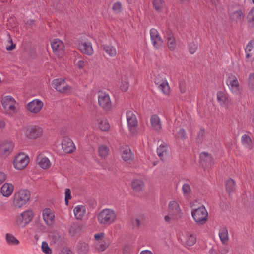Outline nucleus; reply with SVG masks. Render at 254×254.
Wrapping results in <instances>:
<instances>
[{
	"label": "nucleus",
	"mask_w": 254,
	"mask_h": 254,
	"mask_svg": "<svg viewBox=\"0 0 254 254\" xmlns=\"http://www.w3.org/2000/svg\"><path fill=\"white\" fill-rule=\"evenodd\" d=\"M117 219V214L112 209L106 208L101 210L97 215V219L100 224L109 226L114 223Z\"/></svg>",
	"instance_id": "1"
},
{
	"label": "nucleus",
	"mask_w": 254,
	"mask_h": 254,
	"mask_svg": "<svg viewBox=\"0 0 254 254\" xmlns=\"http://www.w3.org/2000/svg\"><path fill=\"white\" fill-rule=\"evenodd\" d=\"M30 193L26 190H21L16 192L13 198L12 206L15 208H21L30 200Z\"/></svg>",
	"instance_id": "2"
},
{
	"label": "nucleus",
	"mask_w": 254,
	"mask_h": 254,
	"mask_svg": "<svg viewBox=\"0 0 254 254\" xmlns=\"http://www.w3.org/2000/svg\"><path fill=\"white\" fill-rule=\"evenodd\" d=\"M33 217L32 211L27 210L23 211L15 217L13 224L16 227L23 228L32 221Z\"/></svg>",
	"instance_id": "3"
},
{
	"label": "nucleus",
	"mask_w": 254,
	"mask_h": 254,
	"mask_svg": "<svg viewBox=\"0 0 254 254\" xmlns=\"http://www.w3.org/2000/svg\"><path fill=\"white\" fill-rule=\"evenodd\" d=\"M154 83L158 89L164 95H168L170 93V87L165 80L164 74L162 72L153 71Z\"/></svg>",
	"instance_id": "4"
},
{
	"label": "nucleus",
	"mask_w": 254,
	"mask_h": 254,
	"mask_svg": "<svg viewBox=\"0 0 254 254\" xmlns=\"http://www.w3.org/2000/svg\"><path fill=\"white\" fill-rule=\"evenodd\" d=\"M1 102L6 114L12 115L16 112L17 103L12 96L9 95L3 96L1 98Z\"/></svg>",
	"instance_id": "5"
},
{
	"label": "nucleus",
	"mask_w": 254,
	"mask_h": 254,
	"mask_svg": "<svg viewBox=\"0 0 254 254\" xmlns=\"http://www.w3.org/2000/svg\"><path fill=\"white\" fill-rule=\"evenodd\" d=\"M29 161L28 155L24 152H19L14 157L12 165L15 169L22 170L27 166Z\"/></svg>",
	"instance_id": "6"
},
{
	"label": "nucleus",
	"mask_w": 254,
	"mask_h": 254,
	"mask_svg": "<svg viewBox=\"0 0 254 254\" xmlns=\"http://www.w3.org/2000/svg\"><path fill=\"white\" fill-rule=\"evenodd\" d=\"M226 83L229 90L233 95L241 96L242 90L235 75H229L226 80Z\"/></svg>",
	"instance_id": "7"
},
{
	"label": "nucleus",
	"mask_w": 254,
	"mask_h": 254,
	"mask_svg": "<svg viewBox=\"0 0 254 254\" xmlns=\"http://www.w3.org/2000/svg\"><path fill=\"white\" fill-rule=\"evenodd\" d=\"M191 215L194 221L198 224H203L207 221L208 213L203 206L193 209Z\"/></svg>",
	"instance_id": "8"
},
{
	"label": "nucleus",
	"mask_w": 254,
	"mask_h": 254,
	"mask_svg": "<svg viewBox=\"0 0 254 254\" xmlns=\"http://www.w3.org/2000/svg\"><path fill=\"white\" fill-rule=\"evenodd\" d=\"M25 136L30 139H36L41 137L43 133V129L38 126H32L24 129Z\"/></svg>",
	"instance_id": "9"
},
{
	"label": "nucleus",
	"mask_w": 254,
	"mask_h": 254,
	"mask_svg": "<svg viewBox=\"0 0 254 254\" xmlns=\"http://www.w3.org/2000/svg\"><path fill=\"white\" fill-rule=\"evenodd\" d=\"M127 126L130 133L136 134L138 132V121L134 112L132 111H128L126 113Z\"/></svg>",
	"instance_id": "10"
},
{
	"label": "nucleus",
	"mask_w": 254,
	"mask_h": 254,
	"mask_svg": "<svg viewBox=\"0 0 254 254\" xmlns=\"http://www.w3.org/2000/svg\"><path fill=\"white\" fill-rule=\"evenodd\" d=\"M43 106L44 103L41 100L35 99L27 104L26 109L32 114H37L40 113Z\"/></svg>",
	"instance_id": "11"
},
{
	"label": "nucleus",
	"mask_w": 254,
	"mask_h": 254,
	"mask_svg": "<svg viewBox=\"0 0 254 254\" xmlns=\"http://www.w3.org/2000/svg\"><path fill=\"white\" fill-rule=\"evenodd\" d=\"M52 86L58 92L64 93L70 91V87L65 80L62 78H57L52 82Z\"/></svg>",
	"instance_id": "12"
},
{
	"label": "nucleus",
	"mask_w": 254,
	"mask_h": 254,
	"mask_svg": "<svg viewBox=\"0 0 254 254\" xmlns=\"http://www.w3.org/2000/svg\"><path fill=\"white\" fill-rule=\"evenodd\" d=\"M168 212L175 216L177 218H180L182 215V211L178 202L175 200H170L167 207Z\"/></svg>",
	"instance_id": "13"
},
{
	"label": "nucleus",
	"mask_w": 254,
	"mask_h": 254,
	"mask_svg": "<svg viewBox=\"0 0 254 254\" xmlns=\"http://www.w3.org/2000/svg\"><path fill=\"white\" fill-rule=\"evenodd\" d=\"M179 239L182 243L186 246H191L194 245L196 242V238L191 232L185 231L179 236Z\"/></svg>",
	"instance_id": "14"
},
{
	"label": "nucleus",
	"mask_w": 254,
	"mask_h": 254,
	"mask_svg": "<svg viewBox=\"0 0 254 254\" xmlns=\"http://www.w3.org/2000/svg\"><path fill=\"white\" fill-rule=\"evenodd\" d=\"M14 144L11 141H5L0 144V156L6 158L13 151Z\"/></svg>",
	"instance_id": "15"
},
{
	"label": "nucleus",
	"mask_w": 254,
	"mask_h": 254,
	"mask_svg": "<svg viewBox=\"0 0 254 254\" xmlns=\"http://www.w3.org/2000/svg\"><path fill=\"white\" fill-rule=\"evenodd\" d=\"M150 35L151 42L154 47L159 48L163 46V40L156 29L152 28L150 31Z\"/></svg>",
	"instance_id": "16"
},
{
	"label": "nucleus",
	"mask_w": 254,
	"mask_h": 254,
	"mask_svg": "<svg viewBox=\"0 0 254 254\" xmlns=\"http://www.w3.org/2000/svg\"><path fill=\"white\" fill-rule=\"evenodd\" d=\"M98 103L100 106L105 110H109L112 106L109 95L105 93L101 92L98 96Z\"/></svg>",
	"instance_id": "17"
},
{
	"label": "nucleus",
	"mask_w": 254,
	"mask_h": 254,
	"mask_svg": "<svg viewBox=\"0 0 254 254\" xmlns=\"http://www.w3.org/2000/svg\"><path fill=\"white\" fill-rule=\"evenodd\" d=\"M51 45L52 50L56 55L60 56L64 53V45L60 39H53L51 42Z\"/></svg>",
	"instance_id": "18"
},
{
	"label": "nucleus",
	"mask_w": 254,
	"mask_h": 254,
	"mask_svg": "<svg viewBox=\"0 0 254 254\" xmlns=\"http://www.w3.org/2000/svg\"><path fill=\"white\" fill-rule=\"evenodd\" d=\"M43 219L47 226H52L55 221V214L50 208H45L42 211Z\"/></svg>",
	"instance_id": "19"
},
{
	"label": "nucleus",
	"mask_w": 254,
	"mask_h": 254,
	"mask_svg": "<svg viewBox=\"0 0 254 254\" xmlns=\"http://www.w3.org/2000/svg\"><path fill=\"white\" fill-rule=\"evenodd\" d=\"M151 127L152 130L156 132H160L162 130V122L160 118L157 115H152L150 118Z\"/></svg>",
	"instance_id": "20"
},
{
	"label": "nucleus",
	"mask_w": 254,
	"mask_h": 254,
	"mask_svg": "<svg viewBox=\"0 0 254 254\" xmlns=\"http://www.w3.org/2000/svg\"><path fill=\"white\" fill-rule=\"evenodd\" d=\"M62 149L65 153H70L74 151L75 145L71 139L64 137L62 142Z\"/></svg>",
	"instance_id": "21"
},
{
	"label": "nucleus",
	"mask_w": 254,
	"mask_h": 254,
	"mask_svg": "<svg viewBox=\"0 0 254 254\" xmlns=\"http://www.w3.org/2000/svg\"><path fill=\"white\" fill-rule=\"evenodd\" d=\"M79 50L89 55H91L93 53V49L90 42L86 41H81L78 44Z\"/></svg>",
	"instance_id": "22"
},
{
	"label": "nucleus",
	"mask_w": 254,
	"mask_h": 254,
	"mask_svg": "<svg viewBox=\"0 0 254 254\" xmlns=\"http://www.w3.org/2000/svg\"><path fill=\"white\" fill-rule=\"evenodd\" d=\"M86 210L83 205H76L73 208V213L77 220H82L85 216Z\"/></svg>",
	"instance_id": "23"
},
{
	"label": "nucleus",
	"mask_w": 254,
	"mask_h": 254,
	"mask_svg": "<svg viewBox=\"0 0 254 254\" xmlns=\"http://www.w3.org/2000/svg\"><path fill=\"white\" fill-rule=\"evenodd\" d=\"M14 187L11 183H5L2 185L0 189V193L4 196L8 197L13 192Z\"/></svg>",
	"instance_id": "24"
},
{
	"label": "nucleus",
	"mask_w": 254,
	"mask_h": 254,
	"mask_svg": "<svg viewBox=\"0 0 254 254\" xmlns=\"http://www.w3.org/2000/svg\"><path fill=\"white\" fill-rule=\"evenodd\" d=\"M246 56L248 61L254 60V41H250L245 48Z\"/></svg>",
	"instance_id": "25"
},
{
	"label": "nucleus",
	"mask_w": 254,
	"mask_h": 254,
	"mask_svg": "<svg viewBox=\"0 0 254 254\" xmlns=\"http://www.w3.org/2000/svg\"><path fill=\"white\" fill-rule=\"evenodd\" d=\"M37 163V164L43 169H47L49 168L51 165L50 160L42 154L38 156Z\"/></svg>",
	"instance_id": "26"
},
{
	"label": "nucleus",
	"mask_w": 254,
	"mask_h": 254,
	"mask_svg": "<svg viewBox=\"0 0 254 254\" xmlns=\"http://www.w3.org/2000/svg\"><path fill=\"white\" fill-rule=\"evenodd\" d=\"M164 37L166 39L168 48L170 50H174L176 48V43L172 33L169 30H167L164 35Z\"/></svg>",
	"instance_id": "27"
},
{
	"label": "nucleus",
	"mask_w": 254,
	"mask_h": 254,
	"mask_svg": "<svg viewBox=\"0 0 254 254\" xmlns=\"http://www.w3.org/2000/svg\"><path fill=\"white\" fill-rule=\"evenodd\" d=\"M97 127L102 131H106L110 128V125L106 119L99 118L97 119L95 123Z\"/></svg>",
	"instance_id": "28"
},
{
	"label": "nucleus",
	"mask_w": 254,
	"mask_h": 254,
	"mask_svg": "<svg viewBox=\"0 0 254 254\" xmlns=\"http://www.w3.org/2000/svg\"><path fill=\"white\" fill-rule=\"evenodd\" d=\"M158 156L162 160H165L168 156V147L165 143H162L157 149Z\"/></svg>",
	"instance_id": "29"
},
{
	"label": "nucleus",
	"mask_w": 254,
	"mask_h": 254,
	"mask_svg": "<svg viewBox=\"0 0 254 254\" xmlns=\"http://www.w3.org/2000/svg\"><path fill=\"white\" fill-rule=\"evenodd\" d=\"M219 236L221 243L223 245H228L229 237L228 230L225 227H222L219 231Z\"/></svg>",
	"instance_id": "30"
},
{
	"label": "nucleus",
	"mask_w": 254,
	"mask_h": 254,
	"mask_svg": "<svg viewBox=\"0 0 254 254\" xmlns=\"http://www.w3.org/2000/svg\"><path fill=\"white\" fill-rule=\"evenodd\" d=\"M131 187L136 191H141L145 187L144 183L142 179L135 178L131 182Z\"/></svg>",
	"instance_id": "31"
},
{
	"label": "nucleus",
	"mask_w": 254,
	"mask_h": 254,
	"mask_svg": "<svg viewBox=\"0 0 254 254\" xmlns=\"http://www.w3.org/2000/svg\"><path fill=\"white\" fill-rule=\"evenodd\" d=\"M241 143L243 146L248 150H251L253 147V143L251 137L248 134H244L241 137Z\"/></svg>",
	"instance_id": "32"
},
{
	"label": "nucleus",
	"mask_w": 254,
	"mask_h": 254,
	"mask_svg": "<svg viewBox=\"0 0 254 254\" xmlns=\"http://www.w3.org/2000/svg\"><path fill=\"white\" fill-rule=\"evenodd\" d=\"M82 228V227L81 225L74 223L70 226L68 229V233L72 237L76 236L80 233Z\"/></svg>",
	"instance_id": "33"
},
{
	"label": "nucleus",
	"mask_w": 254,
	"mask_h": 254,
	"mask_svg": "<svg viewBox=\"0 0 254 254\" xmlns=\"http://www.w3.org/2000/svg\"><path fill=\"white\" fill-rule=\"evenodd\" d=\"M182 190L184 198L187 200H190L191 198L192 192L190 185L188 183H184L182 185Z\"/></svg>",
	"instance_id": "34"
},
{
	"label": "nucleus",
	"mask_w": 254,
	"mask_h": 254,
	"mask_svg": "<svg viewBox=\"0 0 254 254\" xmlns=\"http://www.w3.org/2000/svg\"><path fill=\"white\" fill-rule=\"evenodd\" d=\"M122 156L125 161L127 162L132 159L133 155L130 149L128 146H125L122 149Z\"/></svg>",
	"instance_id": "35"
},
{
	"label": "nucleus",
	"mask_w": 254,
	"mask_h": 254,
	"mask_svg": "<svg viewBox=\"0 0 254 254\" xmlns=\"http://www.w3.org/2000/svg\"><path fill=\"white\" fill-rule=\"evenodd\" d=\"M5 241L6 243L10 246H18L20 243L19 241L11 233L6 234Z\"/></svg>",
	"instance_id": "36"
},
{
	"label": "nucleus",
	"mask_w": 254,
	"mask_h": 254,
	"mask_svg": "<svg viewBox=\"0 0 254 254\" xmlns=\"http://www.w3.org/2000/svg\"><path fill=\"white\" fill-rule=\"evenodd\" d=\"M109 245V241L107 239L95 243V249L99 252H103L108 248Z\"/></svg>",
	"instance_id": "37"
},
{
	"label": "nucleus",
	"mask_w": 254,
	"mask_h": 254,
	"mask_svg": "<svg viewBox=\"0 0 254 254\" xmlns=\"http://www.w3.org/2000/svg\"><path fill=\"white\" fill-rule=\"evenodd\" d=\"M173 132L175 137L177 139H183L186 137L185 131L180 127H175Z\"/></svg>",
	"instance_id": "38"
},
{
	"label": "nucleus",
	"mask_w": 254,
	"mask_h": 254,
	"mask_svg": "<svg viewBox=\"0 0 254 254\" xmlns=\"http://www.w3.org/2000/svg\"><path fill=\"white\" fill-rule=\"evenodd\" d=\"M104 50L111 57H114L117 54V50L115 47L107 44H103L102 45Z\"/></svg>",
	"instance_id": "39"
},
{
	"label": "nucleus",
	"mask_w": 254,
	"mask_h": 254,
	"mask_svg": "<svg viewBox=\"0 0 254 254\" xmlns=\"http://www.w3.org/2000/svg\"><path fill=\"white\" fill-rule=\"evenodd\" d=\"M217 99L219 104L222 106L226 105L228 103V98L223 92L220 91L217 93Z\"/></svg>",
	"instance_id": "40"
},
{
	"label": "nucleus",
	"mask_w": 254,
	"mask_h": 254,
	"mask_svg": "<svg viewBox=\"0 0 254 254\" xmlns=\"http://www.w3.org/2000/svg\"><path fill=\"white\" fill-rule=\"evenodd\" d=\"M73 56L75 57L73 61L74 65L79 68H83L85 64L83 59L77 53H74Z\"/></svg>",
	"instance_id": "41"
},
{
	"label": "nucleus",
	"mask_w": 254,
	"mask_h": 254,
	"mask_svg": "<svg viewBox=\"0 0 254 254\" xmlns=\"http://www.w3.org/2000/svg\"><path fill=\"white\" fill-rule=\"evenodd\" d=\"M152 3L154 9L158 12L162 11L165 6L163 0H152Z\"/></svg>",
	"instance_id": "42"
},
{
	"label": "nucleus",
	"mask_w": 254,
	"mask_h": 254,
	"mask_svg": "<svg viewBox=\"0 0 254 254\" xmlns=\"http://www.w3.org/2000/svg\"><path fill=\"white\" fill-rule=\"evenodd\" d=\"M77 249L80 254L86 253L89 250L88 244L84 242H79L77 244Z\"/></svg>",
	"instance_id": "43"
},
{
	"label": "nucleus",
	"mask_w": 254,
	"mask_h": 254,
	"mask_svg": "<svg viewBox=\"0 0 254 254\" xmlns=\"http://www.w3.org/2000/svg\"><path fill=\"white\" fill-rule=\"evenodd\" d=\"M200 159L202 162H206L208 164L213 163V159L211 154L207 152H202L200 155Z\"/></svg>",
	"instance_id": "44"
},
{
	"label": "nucleus",
	"mask_w": 254,
	"mask_h": 254,
	"mask_svg": "<svg viewBox=\"0 0 254 254\" xmlns=\"http://www.w3.org/2000/svg\"><path fill=\"white\" fill-rule=\"evenodd\" d=\"M49 237L51 241L54 243L59 242L61 240V236L57 231L51 232L49 234Z\"/></svg>",
	"instance_id": "45"
},
{
	"label": "nucleus",
	"mask_w": 254,
	"mask_h": 254,
	"mask_svg": "<svg viewBox=\"0 0 254 254\" xmlns=\"http://www.w3.org/2000/svg\"><path fill=\"white\" fill-rule=\"evenodd\" d=\"M99 156L102 158H105L108 155L109 148L107 146L101 145L98 148Z\"/></svg>",
	"instance_id": "46"
},
{
	"label": "nucleus",
	"mask_w": 254,
	"mask_h": 254,
	"mask_svg": "<svg viewBox=\"0 0 254 254\" xmlns=\"http://www.w3.org/2000/svg\"><path fill=\"white\" fill-rule=\"evenodd\" d=\"M41 249L45 254H51L52 253V249L49 246L48 244L45 241L42 242Z\"/></svg>",
	"instance_id": "47"
},
{
	"label": "nucleus",
	"mask_w": 254,
	"mask_h": 254,
	"mask_svg": "<svg viewBox=\"0 0 254 254\" xmlns=\"http://www.w3.org/2000/svg\"><path fill=\"white\" fill-rule=\"evenodd\" d=\"M226 187L229 192L233 191L235 188V183L234 180L232 179H228L226 183Z\"/></svg>",
	"instance_id": "48"
},
{
	"label": "nucleus",
	"mask_w": 254,
	"mask_h": 254,
	"mask_svg": "<svg viewBox=\"0 0 254 254\" xmlns=\"http://www.w3.org/2000/svg\"><path fill=\"white\" fill-rule=\"evenodd\" d=\"M244 17V14L241 10L235 11L232 14V18L236 21L240 20Z\"/></svg>",
	"instance_id": "49"
},
{
	"label": "nucleus",
	"mask_w": 254,
	"mask_h": 254,
	"mask_svg": "<svg viewBox=\"0 0 254 254\" xmlns=\"http://www.w3.org/2000/svg\"><path fill=\"white\" fill-rule=\"evenodd\" d=\"M94 238L95 241V243L107 239V238L105 237V234L104 233L95 234L94 235Z\"/></svg>",
	"instance_id": "50"
},
{
	"label": "nucleus",
	"mask_w": 254,
	"mask_h": 254,
	"mask_svg": "<svg viewBox=\"0 0 254 254\" xmlns=\"http://www.w3.org/2000/svg\"><path fill=\"white\" fill-rule=\"evenodd\" d=\"M128 86L129 84L128 80L126 78H123L120 84L121 89L124 92L127 91L128 88Z\"/></svg>",
	"instance_id": "51"
},
{
	"label": "nucleus",
	"mask_w": 254,
	"mask_h": 254,
	"mask_svg": "<svg viewBox=\"0 0 254 254\" xmlns=\"http://www.w3.org/2000/svg\"><path fill=\"white\" fill-rule=\"evenodd\" d=\"M248 87L252 91H254V73H251L249 75Z\"/></svg>",
	"instance_id": "52"
},
{
	"label": "nucleus",
	"mask_w": 254,
	"mask_h": 254,
	"mask_svg": "<svg viewBox=\"0 0 254 254\" xmlns=\"http://www.w3.org/2000/svg\"><path fill=\"white\" fill-rule=\"evenodd\" d=\"M179 219V218H177L175 216H174L169 213L168 215H166L164 216V219L165 222L167 223H170L172 221L177 220Z\"/></svg>",
	"instance_id": "53"
},
{
	"label": "nucleus",
	"mask_w": 254,
	"mask_h": 254,
	"mask_svg": "<svg viewBox=\"0 0 254 254\" xmlns=\"http://www.w3.org/2000/svg\"><path fill=\"white\" fill-rule=\"evenodd\" d=\"M71 198V190L69 189L66 188L65 190V203L66 205H68L69 200Z\"/></svg>",
	"instance_id": "54"
},
{
	"label": "nucleus",
	"mask_w": 254,
	"mask_h": 254,
	"mask_svg": "<svg viewBox=\"0 0 254 254\" xmlns=\"http://www.w3.org/2000/svg\"><path fill=\"white\" fill-rule=\"evenodd\" d=\"M112 9L116 13H120L122 9L121 3L119 2L114 3L112 6Z\"/></svg>",
	"instance_id": "55"
},
{
	"label": "nucleus",
	"mask_w": 254,
	"mask_h": 254,
	"mask_svg": "<svg viewBox=\"0 0 254 254\" xmlns=\"http://www.w3.org/2000/svg\"><path fill=\"white\" fill-rule=\"evenodd\" d=\"M143 219V216H140L139 218L133 219L132 220V224L134 227H139L141 225L140 220Z\"/></svg>",
	"instance_id": "56"
},
{
	"label": "nucleus",
	"mask_w": 254,
	"mask_h": 254,
	"mask_svg": "<svg viewBox=\"0 0 254 254\" xmlns=\"http://www.w3.org/2000/svg\"><path fill=\"white\" fill-rule=\"evenodd\" d=\"M247 19L250 22H254V8H252L249 12Z\"/></svg>",
	"instance_id": "57"
},
{
	"label": "nucleus",
	"mask_w": 254,
	"mask_h": 254,
	"mask_svg": "<svg viewBox=\"0 0 254 254\" xmlns=\"http://www.w3.org/2000/svg\"><path fill=\"white\" fill-rule=\"evenodd\" d=\"M197 48V45L194 42L190 43L189 45V50L191 54H193L195 52Z\"/></svg>",
	"instance_id": "58"
},
{
	"label": "nucleus",
	"mask_w": 254,
	"mask_h": 254,
	"mask_svg": "<svg viewBox=\"0 0 254 254\" xmlns=\"http://www.w3.org/2000/svg\"><path fill=\"white\" fill-rule=\"evenodd\" d=\"M229 252V248L227 245H224V246L220 250V253L221 254H228Z\"/></svg>",
	"instance_id": "59"
},
{
	"label": "nucleus",
	"mask_w": 254,
	"mask_h": 254,
	"mask_svg": "<svg viewBox=\"0 0 254 254\" xmlns=\"http://www.w3.org/2000/svg\"><path fill=\"white\" fill-rule=\"evenodd\" d=\"M205 132L204 130L202 129L199 131L198 133V139L200 141H201L202 140L204 136L205 135Z\"/></svg>",
	"instance_id": "60"
},
{
	"label": "nucleus",
	"mask_w": 254,
	"mask_h": 254,
	"mask_svg": "<svg viewBox=\"0 0 254 254\" xmlns=\"http://www.w3.org/2000/svg\"><path fill=\"white\" fill-rule=\"evenodd\" d=\"M6 174L2 172H0V184L6 180Z\"/></svg>",
	"instance_id": "61"
},
{
	"label": "nucleus",
	"mask_w": 254,
	"mask_h": 254,
	"mask_svg": "<svg viewBox=\"0 0 254 254\" xmlns=\"http://www.w3.org/2000/svg\"><path fill=\"white\" fill-rule=\"evenodd\" d=\"M7 203L6 202L0 201V210H4L6 209Z\"/></svg>",
	"instance_id": "62"
},
{
	"label": "nucleus",
	"mask_w": 254,
	"mask_h": 254,
	"mask_svg": "<svg viewBox=\"0 0 254 254\" xmlns=\"http://www.w3.org/2000/svg\"><path fill=\"white\" fill-rule=\"evenodd\" d=\"M61 254H73V253L70 250L65 249L62 251Z\"/></svg>",
	"instance_id": "63"
},
{
	"label": "nucleus",
	"mask_w": 254,
	"mask_h": 254,
	"mask_svg": "<svg viewBox=\"0 0 254 254\" xmlns=\"http://www.w3.org/2000/svg\"><path fill=\"white\" fill-rule=\"evenodd\" d=\"M140 254H153V253L149 250H143L141 251Z\"/></svg>",
	"instance_id": "64"
}]
</instances>
